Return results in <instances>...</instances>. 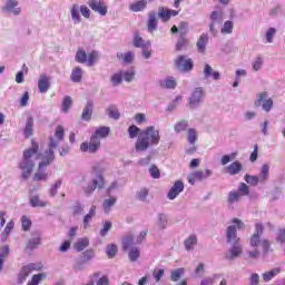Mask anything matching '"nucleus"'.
<instances>
[{
	"instance_id": "obj_7",
	"label": "nucleus",
	"mask_w": 285,
	"mask_h": 285,
	"mask_svg": "<svg viewBox=\"0 0 285 285\" xmlns=\"http://www.w3.org/2000/svg\"><path fill=\"white\" fill-rule=\"evenodd\" d=\"M99 148H101V139L97 136H91L89 142L80 145L81 153H90L91 155H95Z\"/></svg>"
},
{
	"instance_id": "obj_3",
	"label": "nucleus",
	"mask_w": 285,
	"mask_h": 285,
	"mask_svg": "<svg viewBox=\"0 0 285 285\" xmlns=\"http://www.w3.org/2000/svg\"><path fill=\"white\" fill-rule=\"evenodd\" d=\"M159 141H161L159 130L156 129L155 126H149L138 135V139L135 144V150L136 153H146L148 148L159 146Z\"/></svg>"
},
{
	"instance_id": "obj_33",
	"label": "nucleus",
	"mask_w": 285,
	"mask_h": 285,
	"mask_svg": "<svg viewBox=\"0 0 285 285\" xmlns=\"http://www.w3.org/2000/svg\"><path fill=\"white\" fill-rule=\"evenodd\" d=\"M146 6H148V2L146 0H140L131 3L129 10H131V12H142V10H146Z\"/></svg>"
},
{
	"instance_id": "obj_50",
	"label": "nucleus",
	"mask_w": 285,
	"mask_h": 285,
	"mask_svg": "<svg viewBox=\"0 0 285 285\" xmlns=\"http://www.w3.org/2000/svg\"><path fill=\"white\" fill-rule=\"evenodd\" d=\"M187 140H188V144H190L191 146H195L197 141V130L195 128L188 129Z\"/></svg>"
},
{
	"instance_id": "obj_2",
	"label": "nucleus",
	"mask_w": 285,
	"mask_h": 285,
	"mask_svg": "<svg viewBox=\"0 0 285 285\" xmlns=\"http://www.w3.org/2000/svg\"><path fill=\"white\" fill-rule=\"evenodd\" d=\"M262 235H264V225L256 223L255 232L249 238V246L254 248V250L248 252L250 259L259 258V247L263 249V255H268L271 250V240H268V238H262Z\"/></svg>"
},
{
	"instance_id": "obj_62",
	"label": "nucleus",
	"mask_w": 285,
	"mask_h": 285,
	"mask_svg": "<svg viewBox=\"0 0 285 285\" xmlns=\"http://www.w3.org/2000/svg\"><path fill=\"white\" fill-rule=\"evenodd\" d=\"M128 132H129V138L135 139L139 135V132H141V129L135 125H131L128 128Z\"/></svg>"
},
{
	"instance_id": "obj_57",
	"label": "nucleus",
	"mask_w": 285,
	"mask_h": 285,
	"mask_svg": "<svg viewBox=\"0 0 285 285\" xmlns=\"http://www.w3.org/2000/svg\"><path fill=\"white\" fill-rule=\"evenodd\" d=\"M188 46V39H186V36H180L178 39V42L176 45V50H184V48H187Z\"/></svg>"
},
{
	"instance_id": "obj_34",
	"label": "nucleus",
	"mask_w": 285,
	"mask_h": 285,
	"mask_svg": "<svg viewBox=\"0 0 285 285\" xmlns=\"http://www.w3.org/2000/svg\"><path fill=\"white\" fill-rule=\"evenodd\" d=\"M90 246V240L88 238H79L77 243L73 245L77 253H81V250H86Z\"/></svg>"
},
{
	"instance_id": "obj_28",
	"label": "nucleus",
	"mask_w": 285,
	"mask_h": 285,
	"mask_svg": "<svg viewBox=\"0 0 285 285\" xmlns=\"http://www.w3.org/2000/svg\"><path fill=\"white\" fill-rule=\"evenodd\" d=\"M82 78H83V70L80 67L73 68L70 75V80L73 83H79L81 82Z\"/></svg>"
},
{
	"instance_id": "obj_18",
	"label": "nucleus",
	"mask_w": 285,
	"mask_h": 285,
	"mask_svg": "<svg viewBox=\"0 0 285 285\" xmlns=\"http://www.w3.org/2000/svg\"><path fill=\"white\" fill-rule=\"evenodd\" d=\"M94 110H95V101L88 100L85 108L82 109V114H81L82 121H90V119H92Z\"/></svg>"
},
{
	"instance_id": "obj_64",
	"label": "nucleus",
	"mask_w": 285,
	"mask_h": 285,
	"mask_svg": "<svg viewBox=\"0 0 285 285\" xmlns=\"http://www.w3.org/2000/svg\"><path fill=\"white\" fill-rule=\"evenodd\" d=\"M276 242L278 244H285V228L278 229Z\"/></svg>"
},
{
	"instance_id": "obj_8",
	"label": "nucleus",
	"mask_w": 285,
	"mask_h": 285,
	"mask_svg": "<svg viewBox=\"0 0 285 285\" xmlns=\"http://www.w3.org/2000/svg\"><path fill=\"white\" fill-rule=\"evenodd\" d=\"M175 66L179 72H190L193 68H195L193 59L188 58L187 56H178V58L175 60Z\"/></svg>"
},
{
	"instance_id": "obj_14",
	"label": "nucleus",
	"mask_w": 285,
	"mask_h": 285,
	"mask_svg": "<svg viewBox=\"0 0 285 285\" xmlns=\"http://www.w3.org/2000/svg\"><path fill=\"white\" fill-rule=\"evenodd\" d=\"M48 164L40 161L38 166V171L33 175V181H48Z\"/></svg>"
},
{
	"instance_id": "obj_55",
	"label": "nucleus",
	"mask_w": 285,
	"mask_h": 285,
	"mask_svg": "<svg viewBox=\"0 0 285 285\" xmlns=\"http://www.w3.org/2000/svg\"><path fill=\"white\" fill-rule=\"evenodd\" d=\"M61 184H63V181L61 179H58L50 188L49 190V195L50 197H57V193L59 190V188H61Z\"/></svg>"
},
{
	"instance_id": "obj_56",
	"label": "nucleus",
	"mask_w": 285,
	"mask_h": 285,
	"mask_svg": "<svg viewBox=\"0 0 285 285\" xmlns=\"http://www.w3.org/2000/svg\"><path fill=\"white\" fill-rule=\"evenodd\" d=\"M149 193L148 188H141L137 191L136 199H138V202H146Z\"/></svg>"
},
{
	"instance_id": "obj_24",
	"label": "nucleus",
	"mask_w": 285,
	"mask_h": 285,
	"mask_svg": "<svg viewBox=\"0 0 285 285\" xmlns=\"http://www.w3.org/2000/svg\"><path fill=\"white\" fill-rule=\"evenodd\" d=\"M209 21L216 26H222V23H224V11H212Z\"/></svg>"
},
{
	"instance_id": "obj_1",
	"label": "nucleus",
	"mask_w": 285,
	"mask_h": 285,
	"mask_svg": "<svg viewBox=\"0 0 285 285\" xmlns=\"http://www.w3.org/2000/svg\"><path fill=\"white\" fill-rule=\"evenodd\" d=\"M232 224L234 225L227 226L225 232L226 243L232 245L229 252L225 254V259H228V262L237 259L243 250L242 238L237 236V228L242 230L244 228V222L239 218H233Z\"/></svg>"
},
{
	"instance_id": "obj_27",
	"label": "nucleus",
	"mask_w": 285,
	"mask_h": 285,
	"mask_svg": "<svg viewBox=\"0 0 285 285\" xmlns=\"http://www.w3.org/2000/svg\"><path fill=\"white\" fill-rule=\"evenodd\" d=\"M95 215H97V206L92 205L89 209V213L83 217V228H88L90 226V222H92Z\"/></svg>"
},
{
	"instance_id": "obj_48",
	"label": "nucleus",
	"mask_w": 285,
	"mask_h": 285,
	"mask_svg": "<svg viewBox=\"0 0 285 285\" xmlns=\"http://www.w3.org/2000/svg\"><path fill=\"white\" fill-rule=\"evenodd\" d=\"M66 137V131L63 130V127L61 125H59L57 128H56V131H55V141H58V145L60 141H63Z\"/></svg>"
},
{
	"instance_id": "obj_15",
	"label": "nucleus",
	"mask_w": 285,
	"mask_h": 285,
	"mask_svg": "<svg viewBox=\"0 0 285 285\" xmlns=\"http://www.w3.org/2000/svg\"><path fill=\"white\" fill-rule=\"evenodd\" d=\"M31 238L27 243V250H37L41 244V233L39 232H33L31 233Z\"/></svg>"
},
{
	"instance_id": "obj_21",
	"label": "nucleus",
	"mask_w": 285,
	"mask_h": 285,
	"mask_svg": "<svg viewBox=\"0 0 285 285\" xmlns=\"http://www.w3.org/2000/svg\"><path fill=\"white\" fill-rule=\"evenodd\" d=\"M197 243H198L197 235L196 234L189 235L184 242L185 249L188 252L195 250V246H197Z\"/></svg>"
},
{
	"instance_id": "obj_11",
	"label": "nucleus",
	"mask_w": 285,
	"mask_h": 285,
	"mask_svg": "<svg viewBox=\"0 0 285 285\" xmlns=\"http://www.w3.org/2000/svg\"><path fill=\"white\" fill-rule=\"evenodd\" d=\"M59 146V141L55 140V137H49L48 150L46 151V156L42 157V164H47L50 166L52 161H55V148Z\"/></svg>"
},
{
	"instance_id": "obj_20",
	"label": "nucleus",
	"mask_w": 285,
	"mask_h": 285,
	"mask_svg": "<svg viewBox=\"0 0 285 285\" xmlns=\"http://www.w3.org/2000/svg\"><path fill=\"white\" fill-rule=\"evenodd\" d=\"M208 33H203L196 42L197 50L200 55H206V46H208Z\"/></svg>"
},
{
	"instance_id": "obj_49",
	"label": "nucleus",
	"mask_w": 285,
	"mask_h": 285,
	"mask_svg": "<svg viewBox=\"0 0 285 285\" xmlns=\"http://www.w3.org/2000/svg\"><path fill=\"white\" fill-rule=\"evenodd\" d=\"M236 191L238 193V195H240V197H246L250 195V188L248 187V185H246V183H240Z\"/></svg>"
},
{
	"instance_id": "obj_10",
	"label": "nucleus",
	"mask_w": 285,
	"mask_h": 285,
	"mask_svg": "<svg viewBox=\"0 0 285 285\" xmlns=\"http://www.w3.org/2000/svg\"><path fill=\"white\" fill-rule=\"evenodd\" d=\"M2 12L8 17H19V14H21V7H19V1L7 0L2 7Z\"/></svg>"
},
{
	"instance_id": "obj_22",
	"label": "nucleus",
	"mask_w": 285,
	"mask_h": 285,
	"mask_svg": "<svg viewBox=\"0 0 285 285\" xmlns=\"http://www.w3.org/2000/svg\"><path fill=\"white\" fill-rule=\"evenodd\" d=\"M243 168L244 167H243L242 163H239V160H236V161L232 163L230 165H228L226 170H227L228 175H232V177H234V175H239V173H242Z\"/></svg>"
},
{
	"instance_id": "obj_39",
	"label": "nucleus",
	"mask_w": 285,
	"mask_h": 285,
	"mask_svg": "<svg viewBox=\"0 0 285 285\" xmlns=\"http://www.w3.org/2000/svg\"><path fill=\"white\" fill-rule=\"evenodd\" d=\"M194 177L198 181H203V179H208V177H213V170L206 169L205 171H202V170L194 171Z\"/></svg>"
},
{
	"instance_id": "obj_19",
	"label": "nucleus",
	"mask_w": 285,
	"mask_h": 285,
	"mask_svg": "<svg viewBox=\"0 0 285 285\" xmlns=\"http://www.w3.org/2000/svg\"><path fill=\"white\" fill-rule=\"evenodd\" d=\"M38 90L41 94L48 92L50 90V77L47 75H41L38 80Z\"/></svg>"
},
{
	"instance_id": "obj_36",
	"label": "nucleus",
	"mask_w": 285,
	"mask_h": 285,
	"mask_svg": "<svg viewBox=\"0 0 285 285\" xmlns=\"http://www.w3.org/2000/svg\"><path fill=\"white\" fill-rule=\"evenodd\" d=\"M70 12H71V19H72L73 23H76V24L81 23V16L79 14V12H80L79 4H72Z\"/></svg>"
},
{
	"instance_id": "obj_43",
	"label": "nucleus",
	"mask_w": 285,
	"mask_h": 285,
	"mask_svg": "<svg viewBox=\"0 0 285 285\" xmlns=\"http://www.w3.org/2000/svg\"><path fill=\"white\" fill-rule=\"evenodd\" d=\"M120 72L122 75V79L127 81V83H130V81L135 79V75H137V72L135 71V68H130L128 70L120 71Z\"/></svg>"
},
{
	"instance_id": "obj_58",
	"label": "nucleus",
	"mask_w": 285,
	"mask_h": 285,
	"mask_svg": "<svg viewBox=\"0 0 285 285\" xmlns=\"http://www.w3.org/2000/svg\"><path fill=\"white\" fill-rule=\"evenodd\" d=\"M97 57H99V52L97 51H91L88 56H87V66L92 67L95 66V61H97Z\"/></svg>"
},
{
	"instance_id": "obj_31",
	"label": "nucleus",
	"mask_w": 285,
	"mask_h": 285,
	"mask_svg": "<svg viewBox=\"0 0 285 285\" xmlns=\"http://www.w3.org/2000/svg\"><path fill=\"white\" fill-rule=\"evenodd\" d=\"M155 30H157V13L151 11L148 17V32H155Z\"/></svg>"
},
{
	"instance_id": "obj_26",
	"label": "nucleus",
	"mask_w": 285,
	"mask_h": 285,
	"mask_svg": "<svg viewBox=\"0 0 285 285\" xmlns=\"http://www.w3.org/2000/svg\"><path fill=\"white\" fill-rule=\"evenodd\" d=\"M33 127H35V119L32 118V116H29L27 118L26 127L23 130V135H24L26 139H29V137H32Z\"/></svg>"
},
{
	"instance_id": "obj_63",
	"label": "nucleus",
	"mask_w": 285,
	"mask_h": 285,
	"mask_svg": "<svg viewBox=\"0 0 285 285\" xmlns=\"http://www.w3.org/2000/svg\"><path fill=\"white\" fill-rule=\"evenodd\" d=\"M158 17L163 19V21H169L170 20V10L160 8L158 12Z\"/></svg>"
},
{
	"instance_id": "obj_16",
	"label": "nucleus",
	"mask_w": 285,
	"mask_h": 285,
	"mask_svg": "<svg viewBox=\"0 0 285 285\" xmlns=\"http://www.w3.org/2000/svg\"><path fill=\"white\" fill-rule=\"evenodd\" d=\"M37 265L33 263L26 265L21 268L20 273L18 274V284H23L26 279H28V275L32 273V271H36Z\"/></svg>"
},
{
	"instance_id": "obj_5",
	"label": "nucleus",
	"mask_w": 285,
	"mask_h": 285,
	"mask_svg": "<svg viewBox=\"0 0 285 285\" xmlns=\"http://www.w3.org/2000/svg\"><path fill=\"white\" fill-rule=\"evenodd\" d=\"M204 99H206V91L202 87L195 88L187 99V106L190 110H195L204 104Z\"/></svg>"
},
{
	"instance_id": "obj_13",
	"label": "nucleus",
	"mask_w": 285,
	"mask_h": 285,
	"mask_svg": "<svg viewBox=\"0 0 285 285\" xmlns=\"http://www.w3.org/2000/svg\"><path fill=\"white\" fill-rule=\"evenodd\" d=\"M180 193H184V181L176 180L167 194V199L173 202V199L179 197Z\"/></svg>"
},
{
	"instance_id": "obj_12",
	"label": "nucleus",
	"mask_w": 285,
	"mask_h": 285,
	"mask_svg": "<svg viewBox=\"0 0 285 285\" xmlns=\"http://www.w3.org/2000/svg\"><path fill=\"white\" fill-rule=\"evenodd\" d=\"M88 6L94 12H98L100 17L108 14V4L101 0H88Z\"/></svg>"
},
{
	"instance_id": "obj_9",
	"label": "nucleus",
	"mask_w": 285,
	"mask_h": 285,
	"mask_svg": "<svg viewBox=\"0 0 285 285\" xmlns=\"http://www.w3.org/2000/svg\"><path fill=\"white\" fill-rule=\"evenodd\" d=\"M104 186H106V180L104 179V175L98 174L94 179H91L88 184V186L85 188V194L89 197V195H92L94 190L104 189Z\"/></svg>"
},
{
	"instance_id": "obj_17",
	"label": "nucleus",
	"mask_w": 285,
	"mask_h": 285,
	"mask_svg": "<svg viewBox=\"0 0 285 285\" xmlns=\"http://www.w3.org/2000/svg\"><path fill=\"white\" fill-rule=\"evenodd\" d=\"M203 73L204 79L213 78L214 81H219V79H222V73H219V71L213 70V67H210L208 63L205 65Z\"/></svg>"
},
{
	"instance_id": "obj_41",
	"label": "nucleus",
	"mask_w": 285,
	"mask_h": 285,
	"mask_svg": "<svg viewBox=\"0 0 285 285\" xmlns=\"http://www.w3.org/2000/svg\"><path fill=\"white\" fill-rule=\"evenodd\" d=\"M188 127V120H180L174 126V130L177 135H179V132H186Z\"/></svg>"
},
{
	"instance_id": "obj_46",
	"label": "nucleus",
	"mask_w": 285,
	"mask_h": 285,
	"mask_svg": "<svg viewBox=\"0 0 285 285\" xmlns=\"http://www.w3.org/2000/svg\"><path fill=\"white\" fill-rule=\"evenodd\" d=\"M115 204H117V198L111 197L108 199H105L104 204H102V208L105 210V213H110L112 206H115Z\"/></svg>"
},
{
	"instance_id": "obj_54",
	"label": "nucleus",
	"mask_w": 285,
	"mask_h": 285,
	"mask_svg": "<svg viewBox=\"0 0 285 285\" xmlns=\"http://www.w3.org/2000/svg\"><path fill=\"white\" fill-rule=\"evenodd\" d=\"M76 61L78 63H86V61H88V53L81 49L78 50L76 53Z\"/></svg>"
},
{
	"instance_id": "obj_42",
	"label": "nucleus",
	"mask_w": 285,
	"mask_h": 285,
	"mask_svg": "<svg viewBox=\"0 0 285 285\" xmlns=\"http://www.w3.org/2000/svg\"><path fill=\"white\" fill-rule=\"evenodd\" d=\"M135 244V236L132 234H127L122 239V249L128 250L130 246Z\"/></svg>"
},
{
	"instance_id": "obj_38",
	"label": "nucleus",
	"mask_w": 285,
	"mask_h": 285,
	"mask_svg": "<svg viewBox=\"0 0 285 285\" xmlns=\"http://www.w3.org/2000/svg\"><path fill=\"white\" fill-rule=\"evenodd\" d=\"M106 115H108V117H110V119H119V117H121V114L119 112V109L115 105H110L106 109Z\"/></svg>"
},
{
	"instance_id": "obj_52",
	"label": "nucleus",
	"mask_w": 285,
	"mask_h": 285,
	"mask_svg": "<svg viewBox=\"0 0 285 285\" xmlns=\"http://www.w3.org/2000/svg\"><path fill=\"white\" fill-rule=\"evenodd\" d=\"M141 255V250L138 247H132L129 250V259L130 262H137Z\"/></svg>"
},
{
	"instance_id": "obj_53",
	"label": "nucleus",
	"mask_w": 285,
	"mask_h": 285,
	"mask_svg": "<svg viewBox=\"0 0 285 285\" xmlns=\"http://www.w3.org/2000/svg\"><path fill=\"white\" fill-rule=\"evenodd\" d=\"M222 35H233V21L227 20L220 29Z\"/></svg>"
},
{
	"instance_id": "obj_23",
	"label": "nucleus",
	"mask_w": 285,
	"mask_h": 285,
	"mask_svg": "<svg viewBox=\"0 0 285 285\" xmlns=\"http://www.w3.org/2000/svg\"><path fill=\"white\" fill-rule=\"evenodd\" d=\"M160 88H167V90H175L177 88V81L173 76L167 77L164 80L159 81Z\"/></svg>"
},
{
	"instance_id": "obj_40",
	"label": "nucleus",
	"mask_w": 285,
	"mask_h": 285,
	"mask_svg": "<svg viewBox=\"0 0 285 285\" xmlns=\"http://www.w3.org/2000/svg\"><path fill=\"white\" fill-rule=\"evenodd\" d=\"M279 273H282V269L279 267H275V268L271 269L269 272L264 273L263 279H264V282H271V279H273L274 277H277V275H279Z\"/></svg>"
},
{
	"instance_id": "obj_45",
	"label": "nucleus",
	"mask_w": 285,
	"mask_h": 285,
	"mask_svg": "<svg viewBox=\"0 0 285 285\" xmlns=\"http://www.w3.org/2000/svg\"><path fill=\"white\" fill-rule=\"evenodd\" d=\"M239 199H242L239 191H237V190L229 191L228 198H227V204L233 206V204H237V202H239Z\"/></svg>"
},
{
	"instance_id": "obj_29",
	"label": "nucleus",
	"mask_w": 285,
	"mask_h": 285,
	"mask_svg": "<svg viewBox=\"0 0 285 285\" xmlns=\"http://www.w3.org/2000/svg\"><path fill=\"white\" fill-rule=\"evenodd\" d=\"M185 274H186V268L178 267V268L170 272L169 279L171 282H179L181 279V277H184Z\"/></svg>"
},
{
	"instance_id": "obj_44",
	"label": "nucleus",
	"mask_w": 285,
	"mask_h": 285,
	"mask_svg": "<svg viewBox=\"0 0 285 285\" xmlns=\"http://www.w3.org/2000/svg\"><path fill=\"white\" fill-rule=\"evenodd\" d=\"M30 206H32V208H45V206H47V203L39 199V196H32L30 198Z\"/></svg>"
},
{
	"instance_id": "obj_47",
	"label": "nucleus",
	"mask_w": 285,
	"mask_h": 285,
	"mask_svg": "<svg viewBox=\"0 0 285 285\" xmlns=\"http://www.w3.org/2000/svg\"><path fill=\"white\" fill-rule=\"evenodd\" d=\"M70 108H72V98L70 96H66L61 105V110L62 112H70Z\"/></svg>"
},
{
	"instance_id": "obj_30",
	"label": "nucleus",
	"mask_w": 285,
	"mask_h": 285,
	"mask_svg": "<svg viewBox=\"0 0 285 285\" xmlns=\"http://www.w3.org/2000/svg\"><path fill=\"white\" fill-rule=\"evenodd\" d=\"M271 167L266 164L262 165L261 176L258 177L259 184H266L269 179Z\"/></svg>"
},
{
	"instance_id": "obj_37",
	"label": "nucleus",
	"mask_w": 285,
	"mask_h": 285,
	"mask_svg": "<svg viewBox=\"0 0 285 285\" xmlns=\"http://www.w3.org/2000/svg\"><path fill=\"white\" fill-rule=\"evenodd\" d=\"M110 135V127H99L96 129L92 137H98V139H106Z\"/></svg>"
},
{
	"instance_id": "obj_35",
	"label": "nucleus",
	"mask_w": 285,
	"mask_h": 285,
	"mask_svg": "<svg viewBox=\"0 0 285 285\" xmlns=\"http://www.w3.org/2000/svg\"><path fill=\"white\" fill-rule=\"evenodd\" d=\"M134 46L135 48H151L150 41H144V38H141L139 35H135L134 37Z\"/></svg>"
},
{
	"instance_id": "obj_61",
	"label": "nucleus",
	"mask_w": 285,
	"mask_h": 285,
	"mask_svg": "<svg viewBox=\"0 0 285 285\" xmlns=\"http://www.w3.org/2000/svg\"><path fill=\"white\" fill-rule=\"evenodd\" d=\"M121 81H124V76H122L121 71L117 72V73H114L111 76L112 86H119L121 83Z\"/></svg>"
},
{
	"instance_id": "obj_4",
	"label": "nucleus",
	"mask_w": 285,
	"mask_h": 285,
	"mask_svg": "<svg viewBox=\"0 0 285 285\" xmlns=\"http://www.w3.org/2000/svg\"><path fill=\"white\" fill-rule=\"evenodd\" d=\"M39 153V145L32 141V147L23 151L22 161L19 164L20 170H22V179H28L32 175L35 169V155Z\"/></svg>"
},
{
	"instance_id": "obj_60",
	"label": "nucleus",
	"mask_w": 285,
	"mask_h": 285,
	"mask_svg": "<svg viewBox=\"0 0 285 285\" xmlns=\"http://www.w3.org/2000/svg\"><path fill=\"white\" fill-rule=\"evenodd\" d=\"M82 258H83V263L86 262H92V259H95V252L94 249H86L83 253H82Z\"/></svg>"
},
{
	"instance_id": "obj_6",
	"label": "nucleus",
	"mask_w": 285,
	"mask_h": 285,
	"mask_svg": "<svg viewBox=\"0 0 285 285\" xmlns=\"http://www.w3.org/2000/svg\"><path fill=\"white\" fill-rule=\"evenodd\" d=\"M254 106L255 108H259V106H262L265 112H271V110H273V100L268 97V92L263 91L256 95Z\"/></svg>"
},
{
	"instance_id": "obj_32",
	"label": "nucleus",
	"mask_w": 285,
	"mask_h": 285,
	"mask_svg": "<svg viewBox=\"0 0 285 285\" xmlns=\"http://www.w3.org/2000/svg\"><path fill=\"white\" fill-rule=\"evenodd\" d=\"M117 59H122L124 63H126V66H128V65L132 63V61L135 60V52H132V51H128L126 53L118 52Z\"/></svg>"
},
{
	"instance_id": "obj_59",
	"label": "nucleus",
	"mask_w": 285,
	"mask_h": 285,
	"mask_svg": "<svg viewBox=\"0 0 285 285\" xmlns=\"http://www.w3.org/2000/svg\"><path fill=\"white\" fill-rule=\"evenodd\" d=\"M245 181L249 184V186H257V184H259V177L247 174L245 175Z\"/></svg>"
},
{
	"instance_id": "obj_51",
	"label": "nucleus",
	"mask_w": 285,
	"mask_h": 285,
	"mask_svg": "<svg viewBox=\"0 0 285 285\" xmlns=\"http://www.w3.org/2000/svg\"><path fill=\"white\" fill-rule=\"evenodd\" d=\"M118 250L119 249L117 248V245H115V244L107 245V247H106L107 257L109 259H112V257H115L117 255Z\"/></svg>"
},
{
	"instance_id": "obj_25",
	"label": "nucleus",
	"mask_w": 285,
	"mask_h": 285,
	"mask_svg": "<svg viewBox=\"0 0 285 285\" xmlns=\"http://www.w3.org/2000/svg\"><path fill=\"white\" fill-rule=\"evenodd\" d=\"M156 226L159 228V230H166L168 228V215L159 213L157 215Z\"/></svg>"
}]
</instances>
